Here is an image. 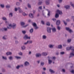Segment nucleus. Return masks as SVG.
I'll list each match as a JSON object with an SVG mask.
<instances>
[{
	"mask_svg": "<svg viewBox=\"0 0 74 74\" xmlns=\"http://www.w3.org/2000/svg\"><path fill=\"white\" fill-rule=\"evenodd\" d=\"M70 50H71L72 52L70 53V56H69V58H72L73 56H74V47L71 46L69 47Z\"/></svg>",
	"mask_w": 74,
	"mask_h": 74,
	"instance_id": "obj_1",
	"label": "nucleus"
},
{
	"mask_svg": "<svg viewBox=\"0 0 74 74\" xmlns=\"http://www.w3.org/2000/svg\"><path fill=\"white\" fill-rule=\"evenodd\" d=\"M33 26L34 27V29L35 30H37L39 28V27L37 26V24L36 23H34L32 24Z\"/></svg>",
	"mask_w": 74,
	"mask_h": 74,
	"instance_id": "obj_2",
	"label": "nucleus"
},
{
	"mask_svg": "<svg viewBox=\"0 0 74 74\" xmlns=\"http://www.w3.org/2000/svg\"><path fill=\"white\" fill-rule=\"evenodd\" d=\"M51 30H52V28L50 27H47V32L48 33H51Z\"/></svg>",
	"mask_w": 74,
	"mask_h": 74,
	"instance_id": "obj_3",
	"label": "nucleus"
},
{
	"mask_svg": "<svg viewBox=\"0 0 74 74\" xmlns=\"http://www.w3.org/2000/svg\"><path fill=\"white\" fill-rule=\"evenodd\" d=\"M65 29L66 30L69 32L70 33H72V32H73V31L71 29H70L69 27H66Z\"/></svg>",
	"mask_w": 74,
	"mask_h": 74,
	"instance_id": "obj_4",
	"label": "nucleus"
},
{
	"mask_svg": "<svg viewBox=\"0 0 74 74\" xmlns=\"http://www.w3.org/2000/svg\"><path fill=\"white\" fill-rule=\"evenodd\" d=\"M24 40H27V39H29L30 40V37H28V36L27 35H25L23 37Z\"/></svg>",
	"mask_w": 74,
	"mask_h": 74,
	"instance_id": "obj_5",
	"label": "nucleus"
},
{
	"mask_svg": "<svg viewBox=\"0 0 74 74\" xmlns=\"http://www.w3.org/2000/svg\"><path fill=\"white\" fill-rule=\"evenodd\" d=\"M13 29H15L16 27V24L15 23H13V25H11Z\"/></svg>",
	"mask_w": 74,
	"mask_h": 74,
	"instance_id": "obj_6",
	"label": "nucleus"
},
{
	"mask_svg": "<svg viewBox=\"0 0 74 74\" xmlns=\"http://www.w3.org/2000/svg\"><path fill=\"white\" fill-rule=\"evenodd\" d=\"M30 65V64H29V62L27 61H26L25 62L24 64V66L25 67H27V66H29Z\"/></svg>",
	"mask_w": 74,
	"mask_h": 74,
	"instance_id": "obj_7",
	"label": "nucleus"
},
{
	"mask_svg": "<svg viewBox=\"0 0 74 74\" xmlns=\"http://www.w3.org/2000/svg\"><path fill=\"white\" fill-rule=\"evenodd\" d=\"M51 30L53 33H55V32H56V29L55 27H53V28H51Z\"/></svg>",
	"mask_w": 74,
	"mask_h": 74,
	"instance_id": "obj_8",
	"label": "nucleus"
},
{
	"mask_svg": "<svg viewBox=\"0 0 74 74\" xmlns=\"http://www.w3.org/2000/svg\"><path fill=\"white\" fill-rule=\"evenodd\" d=\"M64 8L66 10H69L70 8V5H66L64 6Z\"/></svg>",
	"mask_w": 74,
	"mask_h": 74,
	"instance_id": "obj_9",
	"label": "nucleus"
},
{
	"mask_svg": "<svg viewBox=\"0 0 74 74\" xmlns=\"http://www.w3.org/2000/svg\"><path fill=\"white\" fill-rule=\"evenodd\" d=\"M56 25H57V26H59L60 25V20H58L56 22Z\"/></svg>",
	"mask_w": 74,
	"mask_h": 74,
	"instance_id": "obj_10",
	"label": "nucleus"
},
{
	"mask_svg": "<svg viewBox=\"0 0 74 74\" xmlns=\"http://www.w3.org/2000/svg\"><path fill=\"white\" fill-rule=\"evenodd\" d=\"M1 30L2 32H3V31H5V32H6L8 30V29L7 28H2L1 29Z\"/></svg>",
	"mask_w": 74,
	"mask_h": 74,
	"instance_id": "obj_11",
	"label": "nucleus"
},
{
	"mask_svg": "<svg viewBox=\"0 0 74 74\" xmlns=\"http://www.w3.org/2000/svg\"><path fill=\"white\" fill-rule=\"evenodd\" d=\"M18 11L19 13H22V12H23V10H21V8L18 7Z\"/></svg>",
	"mask_w": 74,
	"mask_h": 74,
	"instance_id": "obj_12",
	"label": "nucleus"
},
{
	"mask_svg": "<svg viewBox=\"0 0 74 74\" xmlns=\"http://www.w3.org/2000/svg\"><path fill=\"white\" fill-rule=\"evenodd\" d=\"M20 24L21 25V26L22 27H23L25 25V23L24 22H21L20 23Z\"/></svg>",
	"mask_w": 74,
	"mask_h": 74,
	"instance_id": "obj_13",
	"label": "nucleus"
},
{
	"mask_svg": "<svg viewBox=\"0 0 74 74\" xmlns=\"http://www.w3.org/2000/svg\"><path fill=\"white\" fill-rule=\"evenodd\" d=\"M46 4L47 5H49L50 4V1L49 0H46Z\"/></svg>",
	"mask_w": 74,
	"mask_h": 74,
	"instance_id": "obj_14",
	"label": "nucleus"
},
{
	"mask_svg": "<svg viewBox=\"0 0 74 74\" xmlns=\"http://www.w3.org/2000/svg\"><path fill=\"white\" fill-rule=\"evenodd\" d=\"M36 56L37 58H38L39 56H41V53H37L36 54Z\"/></svg>",
	"mask_w": 74,
	"mask_h": 74,
	"instance_id": "obj_15",
	"label": "nucleus"
},
{
	"mask_svg": "<svg viewBox=\"0 0 74 74\" xmlns=\"http://www.w3.org/2000/svg\"><path fill=\"white\" fill-rule=\"evenodd\" d=\"M57 11L58 13H59V14L60 15H62L63 14V13H62V11H60L59 10H57Z\"/></svg>",
	"mask_w": 74,
	"mask_h": 74,
	"instance_id": "obj_16",
	"label": "nucleus"
},
{
	"mask_svg": "<svg viewBox=\"0 0 74 74\" xmlns=\"http://www.w3.org/2000/svg\"><path fill=\"white\" fill-rule=\"evenodd\" d=\"M29 16L31 18H34V16H33V14L32 13H30L29 14Z\"/></svg>",
	"mask_w": 74,
	"mask_h": 74,
	"instance_id": "obj_17",
	"label": "nucleus"
},
{
	"mask_svg": "<svg viewBox=\"0 0 74 74\" xmlns=\"http://www.w3.org/2000/svg\"><path fill=\"white\" fill-rule=\"evenodd\" d=\"M6 54L7 56L8 55H12V52H8L6 53Z\"/></svg>",
	"mask_w": 74,
	"mask_h": 74,
	"instance_id": "obj_18",
	"label": "nucleus"
},
{
	"mask_svg": "<svg viewBox=\"0 0 74 74\" xmlns=\"http://www.w3.org/2000/svg\"><path fill=\"white\" fill-rule=\"evenodd\" d=\"M48 47L52 49V48H53V47H54V45H51V44H50L49 45Z\"/></svg>",
	"mask_w": 74,
	"mask_h": 74,
	"instance_id": "obj_19",
	"label": "nucleus"
},
{
	"mask_svg": "<svg viewBox=\"0 0 74 74\" xmlns=\"http://www.w3.org/2000/svg\"><path fill=\"white\" fill-rule=\"evenodd\" d=\"M42 55L44 56H46L47 55H48V54L46 52H43L42 53Z\"/></svg>",
	"mask_w": 74,
	"mask_h": 74,
	"instance_id": "obj_20",
	"label": "nucleus"
},
{
	"mask_svg": "<svg viewBox=\"0 0 74 74\" xmlns=\"http://www.w3.org/2000/svg\"><path fill=\"white\" fill-rule=\"evenodd\" d=\"M46 10L48 12V14H47L48 16H50V15H51V14H50V12H51L50 11V10H48V9H46Z\"/></svg>",
	"mask_w": 74,
	"mask_h": 74,
	"instance_id": "obj_21",
	"label": "nucleus"
},
{
	"mask_svg": "<svg viewBox=\"0 0 74 74\" xmlns=\"http://www.w3.org/2000/svg\"><path fill=\"white\" fill-rule=\"evenodd\" d=\"M7 35H5L3 37V40H5L7 39Z\"/></svg>",
	"mask_w": 74,
	"mask_h": 74,
	"instance_id": "obj_22",
	"label": "nucleus"
},
{
	"mask_svg": "<svg viewBox=\"0 0 74 74\" xmlns=\"http://www.w3.org/2000/svg\"><path fill=\"white\" fill-rule=\"evenodd\" d=\"M42 38L43 39H44V40H46L47 38V36L45 35H44L42 36Z\"/></svg>",
	"mask_w": 74,
	"mask_h": 74,
	"instance_id": "obj_23",
	"label": "nucleus"
},
{
	"mask_svg": "<svg viewBox=\"0 0 74 74\" xmlns=\"http://www.w3.org/2000/svg\"><path fill=\"white\" fill-rule=\"evenodd\" d=\"M0 6L1 8H4V4H1L0 5Z\"/></svg>",
	"mask_w": 74,
	"mask_h": 74,
	"instance_id": "obj_24",
	"label": "nucleus"
},
{
	"mask_svg": "<svg viewBox=\"0 0 74 74\" xmlns=\"http://www.w3.org/2000/svg\"><path fill=\"white\" fill-rule=\"evenodd\" d=\"M26 49V47L24 45L21 47V49L22 50H25Z\"/></svg>",
	"mask_w": 74,
	"mask_h": 74,
	"instance_id": "obj_25",
	"label": "nucleus"
},
{
	"mask_svg": "<svg viewBox=\"0 0 74 74\" xmlns=\"http://www.w3.org/2000/svg\"><path fill=\"white\" fill-rule=\"evenodd\" d=\"M33 28H32L29 30V32L30 33H33Z\"/></svg>",
	"mask_w": 74,
	"mask_h": 74,
	"instance_id": "obj_26",
	"label": "nucleus"
},
{
	"mask_svg": "<svg viewBox=\"0 0 74 74\" xmlns=\"http://www.w3.org/2000/svg\"><path fill=\"white\" fill-rule=\"evenodd\" d=\"M11 8V5H7L6 6V8Z\"/></svg>",
	"mask_w": 74,
	"mask_h": 74,
	"instance_id": "obj_27",
	"label": "nucleus"
},
{
	"mask_svg": "<svg viewBox=\"0 0 74 74\" xmlns=\"http://www.w3.org/2000/svg\"><path fill=\"white\" fill-rule=\"evenodd\" d=\"M58 48L59 49H62V45H58Z\"/></svg>",
	"mask_w": 74,
	"mask_h": 74,
	"instance_id": "obj_28",
	"label": "nucleus"
},
{
	"mask_svg": "<svg viewBox=\"0 0 74 74\" xmlns=\"http://www.w3.org/2000/svg\"><path fill=\"white\" fill-rule=\"evenodd\" d=\"M11 24H10L9 25V27H7L8 29H11L12 28Z\"/></svg>",
	"mask_w": 74,
	"mask_h": 74,
	"instance_id": "obj_29",
	"label": "nucleus"
},
{
	"mask_svg": "<svg viewBox=\"0 0 74 74\" xmlns=\"http://www.w3.org/2000/svg\"><path fill=\"white\" fill-rule=\"evenodd\" d=\"M71 39H68L67 42H68V43H70V42H71Z\"/></svg>",
	"mask_w": 74,
	"mask_h": 74,
	"instance_id": "obj_30",
	"label": "nucleus"
},
{
	"mask_svg": "<svg viewBox=\"0 0 74 74\" xmlns=\"http://www.w3.org/2000/svg\"><path fill=\"white\" fill-rule=\"evenodd\" d=\"M49 71L51 72V73H55V71L51 69H50Z\"/></svg>",
	"mask_w": 74,
	"mask_h": 74,
	"instance_id": "obj_31",
	"label": "nucleus"
},
{
	"mask_svg": "<svg viewBox=\"0 0 74 74\" xmlns=\"http://www.w3.org/2000/svg\"><path fill=\"white\" fill-rule=\"evenodd\" d=\"M59 14H58V13H57L56 14L55 17L56 18H59Z\"/></svg>",
	"mask_w": 74,
	"mask_h": 74,
	"instance_id": "obj_32",
	"label": "nucleus"
},
{
	"mask_svg": "<svg viewBox=\"0 0 74 74\" xmlns=\"http://www.w3.org/2000/svg\"><path fill=\"white\" fill-rule=\"evenodd\" d=\"M2 19L3 20V21H7V18L5 17H3L2 18Z\"/></svg>",
	"mask_w": 74,
	"mask_h": 74,
	"instance_id": "obj_33",
	"label": "nucleus"
},
{
	"mask_svg": "<svg viewBox=\"0 0 74 74\" xmlns=\"http://www.w3.org/2000/svg\"><path fill=\"white\" fill-rule=\"evenodd\" d=\"M9 16H11V17H12L13 16V13L12 12L10 13L9 14Z\"/></svg>",
	"mask_w": 74,
	"mask_h": 74,
	"instance_id": "obj_34",
	"label": "nucleus"
},
{
	"mask_svg": "<svg viewBox=\"0 0 74 74\" xmlns=\"http://www.w3.org/2000/svg\"><path fill=\"white\" fill-rule=\"evenodd\" d=\"M29 24H27L26 25L23 26V27L24 28H26V27H27V26H29Z\"/></svg>",
	"mask_w": 74,
	"mask_h": 74,
	"instance_id": "obj_35",
	"label": "nucleus"
},
{
	"mask_svg": "<svg viewBox=\"0 0 74 74\" xmlns=\"http://www.w3.org/2000/svg\"><path fill=\"white\" fill-rule=\"evenodd\" d=\"M19 68H20V66L19 65H18L16 67V69L17 70H19Z\"/></svg>",
	"mask_w": 74,
	"mask_h": 74,
	"instance_id": "obj_36",
	"label": "nucleus"
},
{
	"mask_svg": "<svg viewBox=\"0 0 74 74\" xmlns=\"http://www.w3.org/2000/svg\"><path fill=\"white\" fill-rule=\"evenodd\" d=\"M42 4V1H39L38 3V5H41Z\"/></svg>",
	"mask_w": 74,
	"mask_h": 74,
	"instance_id": "obj_37",
	"label": "nucleus"
},
{
	"mask_svg": "<svg viewBox=\"0 0 74 74\" xmlns=\"http://www.w3.org/2000/svg\"><path fill=\"white\" fill-rule=\"evenodd\" d=\"M18 55H20V56H22L23 55V53L22 52H20L18 53Z\"/></svg>",
	"mask_w": 74,
	"mask_h": 74,
	"instance_id": "obj_38",
	"label": "nucleus"
},
{
	"mask_svg": "<svg viewBox=\"0 0 74 74\" xmlns=\"http://www.w3.org/2000/svg\"><path fill=\"white\" fill-rule=\"evenodd\" d=\"M15 58H16L17 59H21V57L19 56H15Z\"/></svg>",
	"mask_w": 74,
	"mask_h": 74,
	"instance_id": "obj_39",
	"label": "nucleus"
},
{
	"mask_svg": "<svg viewBox=\"0 0 74 74\" xmlns=\"http://www.w3.org/2000/svg\"><path fill=\"white\" fill-rule=\"evenodd\" d=\"M63 22L65 25H67V23L66 22V21L64 20H63Z\"/></svg>",
	"mask_w": 74,
	"mask_h": 74,
	"instance_id": "obj_40",
	"label": "nucleus"
},
{
	"mask_svg": "<svg viewBox=\"0 0 74 74\" xmlns=\"http://www.w3.org/2000/svg\"><path fill=\"white\" fill-rule=\"evenodd\" d=\"M28 42H29V44H32L33 42L32 40H27Z\"/></svg>",
	"mask_w": 74,
	"mask_h": 74,
	"instance_id": "obj_41",
	"label": "nucleus"
},
{
	"mask_svg": "<svg viewBox=\"0 0 74 74\" xmlns=\"http://www.w3.org/2000/svg\"><path fill=\"white\" fill-rule=\"evenodd\" d=\"M46 25L47 26H50V23L49 22H47L46 23Z\"/></svg>",
	"mask_w": 74,
	"mask_h": 74,
	"instance_id": "obj_42",
	"label": "nucleus"
},
{
	"mask_svg": "<svg viewBox=\"0 0 74 74\" xmlns=\"http://www.w3.org/2000/svg\"><path fill=\"white\" fill-rule=\"evenodd\" d=\"M40 64L41 66H43L44 65V62H41Z\"/></svg>",
	"mask_w": 74,
	"mask_h": 74,
	"instance_id": "obj_43",
	"label": "nucleus"
},
{
	"mask_svg": "<svg viewBox=\"0 0 74 74\" xmlns=\"http://www.w3.org/2000/svg\"><path fill=\"white\" fill-rule=\"evenodd\" d=\"M66 49L67 51H70V47H67L66 48Z\"/></svg>",
	"mask_w": 74,
	"mask_h": 74,
	"instance_id": "obj_44",
	"label": "nucleus"
},
{
	"mask_svg": "<svg viewBox=\"0 0 74 74\" xmlns=\"http://www.w3.org/2000/svg\"><path fill=\"white\" fill-rule=\"evenodd\" d=\"M9 59L10 60H12V59H13V57L12 56H10L9 57Z\"/></svg>",
	"mask_w": 74,
	"mask_h": 74,
	"instance_id": "obj_45",
	"label": "nucleus"
},
{
	"mask_svg": "<svg viewBox=\"0 0 74 74\" xmlns=\"http://www.w3.org/2000/svg\"><path fill=\"white\" fill-rule=\"evenodd\" d=\"M49 64H51L52 63V61L51 60H49Z\"/></svg>",
	"mask_w": 74,
	"mask_h": 74,
	"instance_id": "obj_46",
	"label": "nucleus"
},
{
	"mask_svg": "<svg viewBox=\"0 0 74 74\" xmlns=\"http://www.w3.org/2000/svg\"><path fill=\"white\" fill-rule=\"evenodd\" d=\"M60 27L59 26H58L57 27V29L58 30H60Z\"/></svg>",
	"mask_w": 74,
	"mask_h": 74,
	"instance_id": "obj_47",
	"label": "nucleus"
},
{
	"mask_svg": "<svg viewBox=\"0 0 74 74\" xmlns=\"http://www.w3.org/2000/svg\"><path fill=\"white\" fill-rule=\"evenodd\" d=\"M51 20H52V21H53L54 22H55L56 21V18H52L51 19Z\"/></svg>",
	"mask_w": 74,
	"mask_h": 74,
	"instance_id": "obj_48",
	"label": "nucleus"
},
{
	"mask_svg": "<svg viewBox=\"0 0 74 74\" xmlns=\"http://www.w3.org/2000/svg\"><path fill=\"white\" fill-rule=\"evenodd\" d=\"M27 44H28V41H27V42L24 43L23 44L26 45H27Z\"/></svg>",
	"mask_w": 74,
	"mask_h": 74,
	"instance_id": "obj_49",
	"label": "nucleus"
},
{
	"mask_svg": "<svg viewBox=\"0 0 74 74\" xmlns=\"http://www.w3.org/2000/svg\"><path fill=\"white\" fill-rule=\"evenodd\" d=\"M60 55H64V52H62L60 53Z\"/></svg>",
	"mask_w": 74,
	"mask_h": 74,
	"instance_id": "obj_50",
	"label": "nucleus"
},
{
	"mask_svg": "<svg viewBox=\"0 0 74 74\" xmlns=\"http://www.w3.org/2000/svg\"><path fill=\"white\" fill-rule=\"evenodd\" d=\"M71 5L72 7H73V8H74V4H72V3H71Z\"/></svg>",
	"mask_w": 74,
	"mask_h": 74,
	"instance_id": "obj_51",
	"label": "nucleus"
},
{
	"mask_svg": "<svg viewBox=\"0 0 74 74\" xmlns=\"http://www.w3.org/2000/svg\"><path fill=\"white\" fill-rule=\"evenodd\" d=\"M58 1L59 3H62V2L63 1V0H58Z\"/></svg>",
	"mask_w": 74,
	"mask_h": 74,
	"instance_id": "obj_52",
	"label": "nucleus"
},
{
	"mask_svg": "<svg viewBox=\"0 0 74 74\" xmlns=\"http://www.w3.org/2000/svg\"><path fill=\"white\" fill-rule=\"evenodd\" d=\"M22 33H23L24 34H25L26 33V31H22Z\"/></svg>",
	"mask_w": 74,
	"mask_h": 74,
	"instance_id": "obj_53",
	"label": "nucleus"
},
{
	"mask_svg": "<svg viewBox=\"0 0 74 74\" xmlns=\"http://www.w3.org/2000/svg\"><path fill=\"white\" fill-rule=\"evenodd\" d=\"M15 43L16 44H18V43H19V42H18V40H15Z\"/></svg>",
	"mask_w": 74,
	"mask_h": 74,
	"instance_id": "obj_54",
	"label": "nucleus"
},
{
	"mask_svg": "<svg viewBox=\"0 0 74 74\" xmlns=\"http://www.w3.org/2000/svg\"><path fill=\"white\" fill-rule=\"evenodd\" d=\"M41 23L42 25H44V24H45L44 21H41Z\"/></svg>",
	"mask_w": 74,
	"mask_h": 74,
	"instance_id": "obj_55",
	"label": "nucleus"
},
{
	"mask_svg": "<svg viewBox=\"0 0 74 74\" xmlns=\"http://www.w3.org/2000/svg\"><path fill=\"white\" fill-rule=\"evenodd\" d=\"M71 20L70 19H69V18H67L66 19V22H70Z\"/></svg>",
	"mask_w": 74,
	"mask_h": 74,
	"instance_id": "obj_56",
	"label": "nucleus"
},
{
	"mask_svg": "<svg viewBox=\"0 0 74 74\" xmlns=\"http://www.w3.org/2000/svg\"><path fill=\"white\" fill-rule=\"evenodd\" d=\"M28 7L29 8H31V5H30L29 4H28Z\"/></svg>",
	"mask_w": 74,
	"mask_h": 74,
	"instance_id": "obj_57",
	"label": "nucleus"
},
{
	"mask_svg": "<svg viewBox=\"0 0 74 74\" xmlns=\"http://www.w3.org/2000/svg\"><path fill=\"white\" fill-rule=\"evenodd\" d=\"M16 5H20V3L19 2H16Z\"/></svg>",
	"mask_w": 74,
	"mask_h": 74,
	"instance_id": "obj_58",
	"label": "nucleus"
},
{
	"mask_svg": "<svg viewBox=\"0 0 74 74\" xmlns=\"http://www.w3.org/2000/svg\"><path fill=\"white\" fill-rule=\"evenodd\" d=\"M38 9H40V10H42V6L39 7Z\"/></svg>",
	"mask_w": 74,
	"mask_h": 74,
	"instance_id": "obj_59",
	"label": "nucleus"
},
{
	"mask_svg": "<svg viewBox=\"0 0 74 74\" xmlns=\"http://www.w3.org/2000/svg\"><path fill=\"white\" fill-rule=\"evenodd\" d=\"M2 58H3V59L7 60V58H6V57H2Z\"/></svg>",
	"mask_w": 74,
	"mask_h": 74,
	"instance_id": "obj_60",
	"label": "nucleus"
},
{
	"mask_svg": "<svg viewBox=\"0 0 74 74\" xmlns=\"http://www.w3.org/2000/svg\"><path fill=\"white\" fill-rule=\"evenodd\" d=\"M18 9H17V8H15L14 9L15 11H18Z\"/></svg>",
	"mask_w": 74,
	"mask_h": 74,
	"instance_id": "obj_61",
	"label": "nucleus"
},
{
	"mask_svg": "<svg viewBox=\"0 0 74 74\" xmlns=\"http://www.w3.org/2000/svg\"><path fill=\"white\" fill-rule=\"evenodd\" d=\"M71 73H72L73 74H74V70H72L71 71Z\"/></svg>",
	"mask_w": 74,
	"mask_h": 74,
	"instance_id": "obj_62",
	"label": "nucleus"
},
{
	"mask_svg": "<svg viewBox=\"0 0 74 74\" xmlns=\"http://www.w3.org/2000/svg\"><path fill=\"white\" fill-rule=\"evenodd\" d=\"M28 53L29 55H31V54H32V51H29Z\"/></svg>",
	"mask_w": 74,
	"mask_h": 74,
	"instance_id": "obj_63",
	"label": "nucleus"
},
{
	"mask_svg": "<svg viewBox=\"0 0 74 74\" xmlns=\"http://www.w3.org/2000/svg\"><path fill=\"white\" fill-rule=\"evenodd\" d=\"M2 71L3 72H5V70L4 69H2Z\"/></svg>",
	"mask_w": 74,
	"mask_h": 74,
	"instance_id": "obj_64",
	"label": "nucleus"
}]
</instances>
